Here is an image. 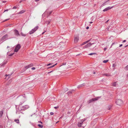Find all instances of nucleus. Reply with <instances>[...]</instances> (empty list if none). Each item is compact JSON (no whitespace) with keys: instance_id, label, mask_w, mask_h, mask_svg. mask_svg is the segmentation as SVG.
<instances>
[{"instance_id":"nucleus-34","label":"nucleus","mask_w":128,"mask_h":128,"mask_svg":"<svg viewBox=\"0 0 128 128\" xmlns=\"http://www.w3.org/2000/svg\"><path fill=\"white\" fill-rule=\"evenodd\" d=\"M86 44V42H85L83 43L82 44H81V45H83Z\"/></svg>"},{"instance_id":"nucleus-28","label":"nucleus","mask_w":128,"mask_h":128,"mask_svg":"<svg viewBox=\"0 0 128 128\" xmlns=\"http://www.w3.org/2000/svg\"><path fill=\"white\" fill-rule=\"evenodd\" d=\"M29 68V67L28 66H28H26L25 67V69L26 70L28 68Z\"/></svg>"},{"instance_id":"nucleus-7","label":"nucleus","mask_w":128,"mask_h":128,"mask_svg":"<svg viewBox=\"0 0 128 128\" xmlns=\"http://www.w3.org/2000/svg\"><path fill=\"white\" fill-rule=\"evenodd\" d=\"M116 104L119 106H120L122 104V101L120 99H118L116 100Z\"/></svg>"},{"instance_id":"nucleus-30","label":"nucleus","mask_w":128,"mask_h":128,"mask_svg":"<svg viewBox=\"0 0 128 128\" xmlns=\"http://www.w3.org/2000/svg\"><path fill=\"white\" fill-rule=\"evenodd\" d=\"M52 11L49 12L48 13V16L50 15V14L52 13Z\"/></svg>"},{"instance_id":"nucleus-6","label":"nucleus","mask_w":128,"mask_h":128,"mask_svg":"<svg viewBox=\"0 0 128 128\" xmlns=\"http://www.w3.org/2000/svg\"><path fill=\"white\" fill-rule=\"evenodd\" d=\"M8 35L7 34L4 36L0 40V42H2L8 39Z\"/></svg>"},{"instance_id":"nucleus-51","label":"nucleus","mask_w":128,"mask_h":128,"mask_svg":"<svg viewBox=\"0 0 128 128\" xmlns=\"http://www.w3.org/2000/svg\"><path fill=\"white\" fill-rule=\"evenodd\" d=\"M127 46H128V44L127 45H126V46H125V48H126V47H127Z\"/></svg>"},{"instance_id":"nucleus-13","label":"nucleus","mask_w":128,"mask_h":128,"mask_svg":"<svg viewBox=\"0 0 128 128\" xmlns=\"http://www.w3.org/2000/svg\"><path fill=\"white\" fill-rule=\"evenodd\" d=\"M85 83H83L82 84L79 85L77 87L78 88H82L85 86Z\"/></svg>"},{"instance_id":"nucleus-56","label":"nucleus","mask_w":128,"mask_h":128,"mask_svg":"<svg viewBox=\"0 0 128 128\" xmlns=\"http://www.w3.org/2000/svg\"><path fill=\"white\" fill-rule=\"evenodd\" d=\"M9 46H8L7 47V48H9Z\"/></svg>"},{"instance_id":"nucleus-5","label":"nucleus","mask_w":128,"mask_h":128,"mask_svg":"<svg viewBox=\"0 0 128 128\" xmlns=\"http://www.w3.org/2000/svg\"><path fill=\"white\" fill-rule=\"evenodd\" d=\"M100 97L99 96L98 97H96V98H92L90 100L88 101V103L90 104L93 102H94L98 100L99 99Z\"/></svg>"},{"instance_id":"nucleus-60","label":"nucleus","mask_w":128,"mask_h":128,"mask_svg":"<svg viewBox=\"0 0 128 128\" xmlns=\"http://www.w3.org/2000/svg\"><path fill=\"white\" fill-rule=\"evenodd\" d=\"M21 1H20V2H21Z\"/></svg>"},{"instance_id":"nucleus-64","label":"nucleus","mask_w":128,"mask_h":128,"mask_svg":"<svg viewBox=\"0 0 128 128\" xmlns=\"http://www.w3.org/2000/svg\"><path fill=\"white\" fill-rule=\"evenodd\" d=\"M44 32H43L42 34H43L44 33Z\"/></svg>"},{"instance_id":"nucleus-21","label":"nucleus","mask_w":128,"mask_h":128,"mask_svg":"<svg viewBox=\"0 0 128 128\" xmlns=\"http://www.w3.org/2000/svg\"><path fill=\"white\" fill-rule=\"evenodd\" d=\"M38 126L40 128H42L43 127V126L42 125L38 124Z\"/></svg>"},{"instance_id":"nucleus-12","label":"nucleus","mask_w":128,"mask_h":128,"mask_svg":"<svg viewBox=\"0 0 128 128\" xmlns=\"http://www.w3.org/2000/svg\"><path fill=\"white\" fill-rule=\"evenodd\" d=\"M113 7V6L111 7H110V6L104 9L103 11L104 12H105V11H107L112 8Z\"/></svg>"},{"instance_id":"nucleus-33","label":"nucleus","mask_w":128,"mask_h":128,"mask_svg":"<svg viewBox=\"0 0 128 128\" xmlns=\"http://www.w3.org/2000/svg\"><path fill=\"white\" fill-rule=\"evenodd\" d=\"M52 63H49V64H48L47 65V66H50L51 65H52Z\"/></svg>"},{"instance_id":"nucleus-57","label":"nucleus","mask_w":128,"mask_h":128,"mask_svg":"<svg viewBox=\"0 0 128 128\" xmlns=\"http://www.w3.org/2000/svg\"><path fill=\"white\" fill-rule=\"evenodd\" d=\"M109 128H112V127H109Z\"/></svg>"},{"instance_id":"nucleus-22","label":"nucleus","mask_w":128,"mask_h":128,"mask_svg":"<svg viewBox=\"0 0 128 128\" xmlns=\"http://www.w3.org/2000/svg\"><path fill=\"white\" fill-rule=\"evenodd\" d=\"M108 1V0L106 2L104 3V4H103L102 5V6H103L106 4V2H107Z\"/></svg>"},{"instance_id":"nucleus-43","label":"nucleus","mask_w":128,"mask_h":128,"mask_svg":"<svg viewBox=\"0 0 128 128\" xmlns=\"http://www.w3.org/2000/svg\"><path fill=\"white\" fill-rule=\"evenodd\" d=\"M89 28V27L88 26H87L86 27V29H88Z\"/></svg>"},{"instance_id":"nucleus-15","label":"nucleus","mask_w":128,"mask_h":128,"mask_svg":"<svg viewBox=\"0 0 128 128\" xmlns=\"http://www.w3.org/2000/svg\"><path fill=\"white\" fill-rule=\"evenodd\" d=\"M3 114V112L2 111H0V118L2 116Z\"/></svg>"},{"instance_id":"nucleus-20","label":"nucleus","mask_w":128,"mask_h":128,"mask_svg":"<svg viewBox=\"0 0 128 128\" xmlns=\"http://www.w3.org/2000/svg\"><path fill=\"white\" fill-rule=\"evenodd\" d=\"M20 34L22 35L23 36L25 37L26 36V34H24L22 32H21Z\"/></svg>"},{"instance_id":"nucleus-36","label":"nucleus","mask_w":128,"mask_h":128,"mask_svg":"<svg viewBox=\"0 0 128 128\" xmlns=\"http://www.w3.org/2000/svg\"><path fill=\"white\" fill-rule=\"evenodd\" d=\"M66 63L65 62L64 63L62 64V65H65L66 64Z\"/></svg>"},{"instance_id":"nucleus-59","label":"nucleus","mask_w":128,"mask_h":128,"mask_svg":"<svg viewBox=\"0 0 128 128\" xmlns=\"http://www.w3.org/2000/svg\"><path fill=\"white\" fill-rule=\"evenodd\" d=\"M80 54H78L76 55V56H78Z\"/></svg>"},{"instance_id":"nucleus-41","label":"nucleus","mask_w":128,"mask_h":128,"mask_svg":"<svg viewBox=\"0 0 128 128\" xmlns=\"http://www.w3.org/2000/svg\"><path fill=\"white\" fill-rule=\"evenodd\" d=\"M126 40H124L122 42H123H123H126Z\"/></svg>"},{"instance_id":"nucleus-23","label":"nucleus","mask_w":128,"mask_h":128,"mask_svg":"<svg viewBox=\"0 0 128 128\" xmlns=\"http://www.w3.org/2000/svg\"><path fill=\"white\" fill-rule=\"evenodd\" d=\"M33 64L32 63H31L30 64L28 65L29 68H30L31 67H32L33 66Z\"/></svg>"},{"instance_id":"nucleus-50","label":"nucleus","mask_w":128,"mask_h":128,"mask_svg":"<svg viewBox=\"0 0 128 128\" xmlns=\"http://www.w3.org/2000/svg\"><path fill=\"white\" fill-rule=\"evenodd\" d=\"M38 122H39L41 123L42 124V122L41 121H38Z\"/></svg>"},{"instance_id":"nucleus-10","label":"nucleus","mask_w":128,"mask_h":128,"mask_svg":"<svg viewBox=\"0 0 128 128\" xmlns=\"http://www.w3.org/2000/svg\"><path fill=\"white\" fill-rule=\"evenodd\" d=\"M94 44V42L91 43L90 42H89V43L88 44L86 45H85L83 47L84 48H88L90 47L92 44Z\"/></svg>"},{"instance_id":"nucleus-19","label":"nucleus","mask_w":128,"mask_h":128,"mask_svg":"<svg viewBox=\"0 0 128 128\" xmlns=\"http://www.w3.org/2000/svg\"><path fill=\"white\" fill-rule=\"evenodd\" d=\"M14 121L16 123L19 124V120L18 119H15Z\"/></svg>"},{"instance_id":"nucleus-52","label":"nucleus","mask_w":128,"mask_h":128,"mask_svg":"<svg viewBox=\"0 0 128 128\" xmlns=\"http://www.w3.org/2000/svg\"><path fill=\"white\" fill-rule=\"evenodd\" d=\"M113 67H114V64H113Z\"/></svg>"},{"instance_id":"nucleus-47","label":"nucleus","mask_w":128,"mask_h":128,"mask_svg":"<svg viewBox=\"0 0 128 128\" xmlns=\"http://www.w3.org/2000/svg\"><path fill=\"white\" fill-rule=\"evenodd\" d=\"M40 0H35V1L36 2H38V1H39Z\"/></svg>"},{"instance_id":"nucleus-38","label":"nucleus","mask_w":128,"mask_h":128,"mask_svg":"<svg viewBox=\"0 0 128 128\" xmlns=\"http://www.w3.org/2000/svg\"><path fill=\"white\" fill-rule=\"evenodd\" d=\"M35 68L34 67H33V68H32V70H35Z\"/></svg>"},{"instance_id":"nucleus-3","label":"nucleus","mask_w":128,"mask_h":128,"mask_svg":"<svg viewBox=\"0 0 128 128\" xmlns=\"http://www.w3.org/2000/svg\"><path fill=\"white\" fill-rule=\"evenodd\" d=\"M86 120V118L84 119L80 120L78 124V126L79 127H81L83 123V122Z\"/></svg>"},{"instance_id":"nucleus-45","label":"nucleus","mask_w":128,"mask_h":128,"mask_svg":"<svg viewBox=\"0 0 128 128\" xmlns=\"http://www.w3.org/2000/svg\"><path fill=\"white\" fill-rule=\"evenodd\" d=\"M85 42H86V44L88 42H88V40L86 41Z\"/></svg>"},{"instance_id":"nucleus-1","label":"nucleus","mask_w":128,"mask_h":128,"mask_svg":"<svg viewBox=\"0 0 128 128\" xmlns=\"http://www.w3.org/2000/svg\"><path fill=\"white\" fill-rule=\"evenodd\" d=\"M29 108V106L28 105H26L22 106L21 105L16 106V108L17 110L16 114H18L21 113L24 114L22 112H21V111L24 110L28 109Z\"/></svg>"},{"instance_id":"nucleus-9","label":"nucleus","mask_w":128,"mask_h":128,"mask_svg":"<svg viewBox=\"0 0 128 128\" xmlns=\"http://www.w3.org/2000/svg\"><path fill=\"white\" fill-rule=\"evenodd\" d=\"M14 34L17 36H19L20 35L19 32L16 30H14Z\"/></svg>"},{"instance_id":"nucleus-62","label":"nucleus","mask_w":128,"mask_h":128,"mask_svg":"<svg viewBox=\"0 0 128 128\" xmlns=\"http://www.w3.org/2000/svg\"><path fill=\"white\" fill-rule=\"evenodd\" d=\"M114 44V43H112V45H113V44Z\"/></svg>"},{"instance_id":"nucleus-31","label":"nucleus","mask_w":128,"mask_h":128,"mask_svg":"<svg viewBox=\"0 0 128 128\" xmlns=\"http://www.w3.org/2000/svg\"><path fill=\"white\" fill-rule=\"evenodd\" d=\"M17 8V7L16 6H14L13 8V9H16Z\"/></svg>"},{"instance_id":"nucleus-40","label":"nucleus","mask_w":128,"mask_h":128,"mask_svg":"<svg viewBox=\"0 0 128 128\" xmlns=\"http://www.w3.org/2000/svg\"><path fill=\"white\" fill-rule=\"evenodd\" d=\"M58 107V106H56L54 107V108L55 109H57Z\"/></svg>"},{"instance_id":"nucleus-27","label":"nucleus","mask_w":128,"mask_h":128,"mask_svg":"<svg viewBox=\"0 0 128 128\" xmlns=\"http://www.w3.org/2000/svg\"><path fill=\"white\" fill-rule=\"evenodd\" d=\"M6 64V62H4L3 63V64L1 66H4Z\"/></svg>"},{"instance_id":"nucleus-48","label":"nucleus","mask_w":128,"mask_h":128,"mask_svg":"<svg viewBox=\"0 0 128 128\" xmlns=\"http://www.w3.org/2000/svg\"><path fill=\"white\" fill-rule=\"evenodd\" d=\"M91 40V39H90L89 40H88V42H89Z\"/></svg>"},{"instance_id":"nucleus-2","label":"nucleus","mask_w":128,"mask_h":128,"mask_svg":"<svg viewBox=\"0 0 128 128\" xmlns=\"http://www.w3.org/2000/svg\"><path fill=\"white\" fill-rule=\"evenodd\" d=\"M25 98L23 96H18L16 99V101L19 103V105L21 106L25 102Z\"/></svg>"},{"instance_id":"nucleus-16","label":"nucleus","mask_w":128,"mask_h":128,"mask_svg":"<svg viewBox=\"0 0 128 128\" xmlns=\"http://www.w3.org/2000/svg\"><path fill=\"white\" fill-rule=\"evenodd\" d=\"M25 12V11L24 10H22L20 11L18 13V14H21L23 13L24 12Z\"/></svg>"},{"instance_id":"nucleus-54","label":"nucleus","mask_w":128,"mask_h":128,"mask_svg":"<svg viewBox=\"0 0 128 128\" xmlns=\"http://www.w3.org/2000/svg\"><path fill=\"white\" fill-rule=\"evenodd\" d=\"M48 22V24H49L50 23V22Z\"/></svg>"},{"instance_id":"nucleus-58","label":"nucleus","mask_w":128,"mask_h":128,"mask_svg":"<svg viewBox=\"0 0 128 128\" xmlns=\"http://www.w3.org/2000/svg\"><path fill=\"white\" fill-rule=\"evenodd\" d=\"M52 71H50V72H49V73H50V72H52Z\"/></svg>"},{"instance_id":"nucleus-44","label":"nucleus","mask_w":128,"mask_h":128,"mask_svg":"<svg viewBox=\"0 0 128 128\" xmlns=\"http://www.w3.org/2000/svg\"><path fill=\"white\" fill-rule=\"evenodd\" d=\"M122 46V44H120V45L119 47H121V46Z\"/></svg>"},{"instance_id":"nucleus-14","label":"nucleus","mask_w":128,"mask_h":128,"mask_svg":"<svg viewBox=\"0 0 128 128\" xmlns=\"http://www.w3.org/2000/svg\"><path fill=\"white\" fill-rule=\"evenodd\" d=\"M103 76H111V75L109 73H104L102 74Z\"/></svg>"},{"instance_id":"nucleus-11","label":"nucleus","mask_w":128,"mask_h":128,"mask_svg":"<svg viewBox=\"0 0 128 128\" xmlns=\"http://www.w3.org/2000/svg\"><path fill=\"white\" fill-rule=\"evenodd\" d=\"M79 40V37L78 36H74V42L76 43Z\"/></svg>"},{"instance_id":"nucleus-49","label":"nucleus","mask_w":128,"mask_h":128,"mask_svg":"<svg viewBox=\"0 0 128 128\" xmlns=\"http://www.w3.org/2000/svg\"><path fill=\"white\" fill-rule=\"evenodd\" d=\"M8 10H5V11H4V12L7 11H8Z\"/></svg>"},{"instance_id":"nucleus-39","label":"nucleus","mask_w":128,"mask_h":128,"mask_svg":"<svg viewBox=\"0 0 128 128\" xmlns=\"http://www.w3.org/2000/svg\"><path fill=\"white\" fill-rule=\"evenodd\" d=\"M109 21V20H108L107 21H106V22H105V23L106 24L108 23V21Z\"/></svg>"},{"instance_id":"nucleus-25","label":"nucleus","mask_w":128,"mask_h":128,"mask_svg":"<svg viewBox=\"0 0 128 128\" xmlns=\"http://www.w3.org/2000/svg\"><path fill=\"white\" fill-rule=\"evenodd\" d=\"M108 60H104L103 61V62L104 63H106L107 62H108Z\"/></svg>"},{"instance_id":"nucleus-46","label":"nucleus","mask_w":128,"mask_h":128,"mask_svg":"<svg viewBox=\"0 0 128 128\" xmlns=\"http://www.w3.org/2000/svg\"><path fill=\"white\" fill-rule=\"evenodd\" d=\"M9 75V74L8 75L6 74L5 76L6 77L7 76H8Z\"/></svg>"},{"instance_id":"nucleus-42","label":"nucleus","mask_w":128,"mask_h":128,"mask_svg":"<svg viewBox=\"0 0 128 128\" xmlns=\"http://www.w3.org/2000/svg\"><path fill=\"white\" fill-rule=\"evenodd\" d=\"M106 49H107V48H104V51H105L106 50Z\"/></svg>"},{"instance_id":"nucleus-37","label":"nucleus","mask_w":128,"mask_h":128,"mask_svg":"<svg viewBox=\"0 0 128 128\" xmlns=\"http://www.w3.org/2000/svg\"><path fill=\"white\" fill-rule=\"evenodd\" d=\"M10 18H8V19H6V20H4V21L5 22V21H7V20H10Z\"/></svg>"},{"instance_id":"nucleus-53","label":"nucleus","mask_w":128,"mask_h":128,"mask_svg":"<svg viewBox=\"0 0 128 128\" xmlns=\"http://www.w3.org/2000/svg\"><path fill=\"white\" fill-rule=\"evenodd\" d=\"M93 22H89V23L90 24H92V23Z\"/></svg>"},{"instance_id":"nucleus-29","label":"nucleus","mask_w":128,"mask_h":128,"mask_svg":"<svg viewBox=\"0 0 128 128\" xmlns=\"http://www.w3.org/2000/svg\"><path fill=\"white\" fill-rule=\"evenodd\" d=\"M125 68L126 70H128V65Z\"/></svg>"},{"instance_id":"nucleus-4","label":"nucleus","mask_w":128,"mask_h":128,"mask_svg":"<svg viewBox=\"0 0 128 128\" xmlns=\"http://www.w3.org/2000/svg\"><path fill=\"white\" fill-rule=\"evenodd\" d=\"M38 26H36L32 30L29 32V33L30 34H31L35 32L38 28Z\"/></svg>"},{"instance_id":"nucleus-55","label":"nucleus","mask_w":128,"mask_h":128,"mask_svg":"<svg viewBox=\"0 0 128 128\" xmlns=\"http://www.w3.org/2000/svg\"><path fill=\"white\" fill-rule=\"evenodd\" d=\"M110 108H108V110H110Z\"/></svg>"},{"instance_id":"nucleus-24","label":"nucleus","mask_w":128,"mask_h":128,"mask_svg":"<svg viewBox=\"0 0 128 128\" xmlns=\"http://www.w3.org/2000/svg\"><path fill=\"white\" fill-rule=\"evenodd\" d=\"M72 90L71 91H70V92H68V93H67V94L68 95H69L70 94H71L72 93Z\"/></svg>"},{"instance_id":"nucleus-32","label":"nucleus","mask_w":128,"mask_h":128,"mask_svg":"<svg viewBox=\"0 0 128 128\" xmlns=\"http://www.w3.org/2000/svg\"><path fill=\"white\" fill-rule=\"evenodd\" d=\"M14 54V53H12V54H11L9 55V56H12Z\"/></svg>"},{"instance_id":"nucleus-63","label":"nucleus","mask_w":128,"mask_h":128,"mask_svg":"<svg viewBox=\"0 0 128 128\" xmlns=\"http://www.w3.org/2000/svg\"><path fill=\"white\" fill-rule=\"evenodd\" d=\"M127 15L128 16V13L127 14Z\"/></svg>"},{"instance_id":"nucleus-17","label":"nucleus","mask_w":128,"mask_h":128,"mask_svg":"<svg viewBox=\"0 0 128 128\" xmlns=\"http://www.w3.org/2000/svg\"><path fill=\"white\" fill-rule=\"evenodd\" d=\"M117 85V84L116 82H114L112 84V86H116Z\"/></svg>"},{"instance_id":"nucleus-61","label":"nucleus","mask_w":128,"mask_h":128,"mask_svg":"<svg viewBox=\"0 0 128 128\" xmlns=\"http://www.w3.org/2000/svg\"><path fill=\"white\" fill-rule=\"evenodd\" d=\"M6 2V1L3 2Z\"/></svg>"},{"instance_id":"nucleus-26","label":"nucleus","mask_w":128,"mask_h":128,"mask_svg":"<svg viewBox=\"0 0 128 128\" xmlns=\"http://www.w3.org/2000/svg\"><path fill=\"white\" fill-rule=\"evenodd\" d=\"M96 54V53H91L88 54V55H92L93 54Z\"/></svg>"},{"instance_id":"nucleus-8","label":"nucleus","mask_w":128,"mask_h":128,"mask_svg":"<svg viewBox=\"0 0 128 128\" xmlns=\"http://www.w3.org/2000/svg\"><path fill=\"white\" fill-rule=\"evenodd\" d=\"M21 48V46L20 44H17L16 47L15 48L14 50V52H17L18 50Z\"/></svg>"},{"instance_id":"nucleus-35","label":"nucleus","mask_w":128,"mask_h":128,"mask_svg":"<svg viewBox=\"0 0 128 128\" xmlns=\"http://www.w3.org/2000/svg\"><path fill=\"white\" fill-rule=\"evenodd\" d=\"M54 114V113L53 112H50V114L51 115H53Z\"/></svg>"},{"instance_id":"nucleus-18","label":"nucleus","mask_w":128,"mask_h":128,"mask_svg":"<svg viewBox=\"0 0 128 128\" xmlns=\"http://www.w3.org/2000/svg\"><path fill=\"white\" fill-rule=\"evenodd\" d=\"M56 64H54L52 66H50V67H48V68H51L52 67H54V66H55Z\"/></svg>"}]
</instances>
